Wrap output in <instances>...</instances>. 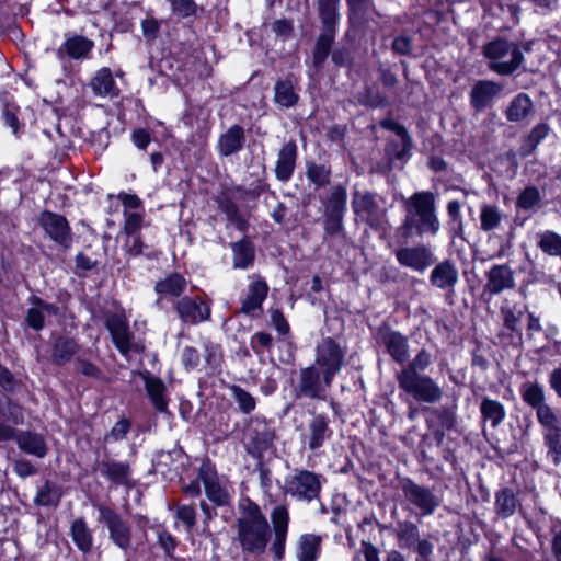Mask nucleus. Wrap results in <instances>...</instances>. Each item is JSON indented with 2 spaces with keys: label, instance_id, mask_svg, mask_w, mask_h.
<instances>
[{
  "label": "nucleus",
  "instance_id": "1",
  "mask_svg": "<svg viewBox=\"0 0 561 561\" xmlns=\"http://www.w3.org/2000/svg\"><path fill=\"white\" fill-rule=\"evenodd\" d=\"M240 515L237 518V539L241 550L251 556H262L270 551L282 560L285 554L290 515L286 505H276L271 514V523L261 507L253 501L245 499L240 505Z\"/></svg>",
  "mask_w": 561,
  "mask_h": 561
},
{
  "label": "nucleus",
  "instance_id": "2",
  "mask_svg": "<svg viewBox=\"0 0 561 561\" xmlns=\"http://www.w3.org/2000/svg\"><path fill=\"white\" fill-rule=\"evenodd\" d=\"M432 362V354L422 348L396 374L399 389L417 402L434 404L443 398L440 386L428 375L422 374Z\"/></svg>",
  "mask_w": 561,
  "mask_h": 561
},
{
  "label": "nucleus",
  "instance_id": "3",
  "mask_svg": "<svg viewBox=\"0 0 561 561\" xmlns=\"http://www.w3.org/2000/svg\"><path fill=\"white\" fill-rule=\"evenodd\" d=\"M407 234L435 236L440 227L436 215L434 195L431 192H416L407 203V213L402 226Z\"/></svg>",
  "mask_w": 561,
  "mask_h": 561
},
{
  "label": "nucleus",
  "instance_id": "4",
  "mask_svg": "<svg viewBox=\"0 0 561 561\" xmlns=\"http://www.w3.org/2000/svg\"><path fill=\"white\" fill-rule=\"evenodd\" d=\"M489 69L501 76H510L524 62V54L517 43L496 38L483 47Z\"/></svg>",
  "mask_w": 561,
  "mask_h": 561
},
{
  "label": "nucleus",
  "instance_id": "5",
  "mask_svg": "<svg viewBox=\"0 0 561 561\" xmlns=\"http://www.w3.org/2000/svg\"><path fill=\"white\" fill-rule=\"evenodd\" d=\"M351 205L357 220L373 229L382 227L387 221L386 199L377 193L354 190Z\"/></svg>",
  "mask_w": 561,
  "mask_h": 561
},
{
  "label": "nucleus",
  "instance_id": "6",
  "mask_svg": "<svg viewBox=\"0 0 561 561\" xmlns=\"http://www.w3.org/2000/svg\"><path fill=\"white\" fill-rule=\"evenodd\" d=\"M332 379L322 373L316 365L301 368L296 380H293V396L295 399H310L324 401Z\"/></svg>",
  "mask_w": 561,
  "mask_h": 561
},
{
  "label": "nucleus",
  "instance_id": "7",
  "mask_svg": "<svg viewBox=\"0 0 561 561\" xmlns=\"http://www.w3.org/2000/svg\"><path fill=\"white\" fill-rule=\"evenodd\" d=\"M324 479L313 471L300 469L285 480L284 491L300 502H311L319 497Z\"/></svg>",
  "mask_w": 561,
  "mask_h": 561
},
{
  "label": "nucleus",
  "instance_id": "8",
  "mask_svg": "<svg viewBox=\"0 0 561 561\" xmlns=\"http://www.w3.org/2000/svg\"><path fill=\"white\" fill-rule=\"evenodd\" d=\"M399 489L405 501L416 508L422 516L433 515L442 504V499L432 489L417 484L411 478H401Z\"/></svg>",
  "mask_w": 561,
  "mask_h": 561
},
{
  "label": "nucleus",
  "instance_id": "9",
  "mask_svg": "<svg viewBox=\"0 0 561 561\" xmlns=\"http://www.w3.org/2000/svg\"><path fill=\"white\" fill-rule=\"evenodd\" d=\"M95 507L99 512L98 520L106 526L112 542L123 551H127L131 545L130 526L111 507L102 504Z\"/></svg>",
  "mask_w": 561,
  "mask_h": 561
},
{
  "label": "nucleus",
  "instance_id": "10",
  "mask_svg": "<svg viewBox=\"0 0 561 561\" xmlns=\"http://www.w3.org/2000/svg\"><path fill=\"white\" fill-rule=\"evenodd\" d=\"M249 284L240 297V312L250 317L259 318L263 310L270 287L266 280L259 274L249 276Z\"/></svg>",
  "mask_w": 561,
  "mask_h": 561
},
{
  "label": "nucleus",
  "instance_id": "11",
  "mask_svg": "<svg viewBox=\"0 0 561 561\" xmlns=\"http://www.w3.org/2000/svg\"><path fill=\"white\" fill-rule=\"evenodd\" d=\"M248 453L260 457L273 446L275 430L271 423L263 419H252L244 433Z\"/></svg>",
  "mask_w": 561,
  "mask_h": 561
},
{
  "label": "nucleus",
  "instance_id": "12",
  "mask_svg": "<svg viewBox=\"0 0 561 561\" xmlns=\"http://www.w3.org/2000/svg\"><path fill=\"white\" fill-rule=\"evenodd\" d=\"M180 320L190 325L208 321L211 314L210 304L199 296H183L174 304Z\"/></svg>",
  "mask_w": 561,
  "mask_h": 561
},
{
  "label": "nucleus",
  "instance_id": "13",
  "mask_svg": "<svg viewBox=\"0 0 561 561\" xmlns=\"http://www.w3.org/2000/svg\"><path fill=\"white\" fill-rule=\"evenodd\" d=\"M376 339L396 363L405 364L408 362L410 357L409 341L401 332L382 324L376 332Z\"/></svg>",
  "mask_w": 561,
  "mask_h": 561
},
{
  "label": "nucleus",
  "instance_id": "14",
  "mask_svg": "<svg viewBox=\"0 0 561 561\" xmlns=\"http://www.w3.org/2000/svg\"><path fill=\"white\" fill-rule=\"evenodd\" d=\"M343 359L344 353L340 345L332 339H325L317 347L316 363L313 365L333 380L343 365Z\"/></svg>",
  "mask_w": 561,
  "mask_h": 561
},
{
  "label": "nucleus",
  "instance_id": "15",
  "mask_svg": "<svg viewBox=\"0 0 561 561\" xmlns=\"http://www.w3.org/2000/svg\"><path fill=\"white\" fill-rule=\"evenodd\" d=\"M38 222L53 241L64 248L71 245V229L64 216L46 210L39 215Z\"/></svg>",
  "mask_w": 561,
  "mask_h": 561
},
{
  "label": "nucleus",
  "instance_id": "16",
  "mask_svg": "<svg viewBox=\"0 0 561 561\" xmlns=\"http://www.w3.org/2000/svg\"><path fill=\"white\" fill-rule=\"evenodd\" d=\"M198 479L203 482L206 496L210 502L217 506H224L230 502L227 486L219 481L215 468L209 462L202 463Z\"/></svg>",
  "mask_w": 561,
  "mask_h": 561
},
{
  "label": "nucleus",
  "instance_id": "17",
  "mask_svg": "<svg viewBox=\"0 0 561 561\" xmlns=\"http://www.w3.org/2000/svg\"><path fill=\"white\" fill-rule=\"evenodd\" d=\"M396 259L400 265L420 273L434 263V254L425 245L399 248L396 251Z\"/></svg>",
  "mask_w": 561,
  "mask_h": 561
},
{
  "label": "nucleus",
  "instance_id": "18",
  "mask_svg": "<svg viewBox=\"0 0 561 561\" xmlns=\"http://www.w3.org/2000/svg\"><path fill=\"white\" fill-rule=\"evenodd\" d=\"M542 427V436L546 447L548 448V456L552 457L553 463L561 462V425L559 417L554 412L537 419Z\"/></svg>",
  "mask_w": 561,
  "mask_h": 561
},
{
  "label": "nucleus",
  "instance_id": "19",
  "mask_svg": "<svg viewBox=\"0 0 561 561\" xmlns=\"http://www.w3.org/2000/svg\"><path fill=\"white\" fill-rule=\"evenodd\" d=\"M329 417L325 414H313L301 435L302 443L312 451L321 448L332 436L329 426Z\"/></svg>",
  "mask_w": 561,
  "mask_h": 561
},
{
  "label": "nucleus",
  "instance_id": "20",
  "mask_svg": "<svg viewBox=\"0 0 561 561\" xmlns=\"http://www.w3.org/2000/svg\"><path fill=\"white\" fill-rule=\"evenodd\" d=\"M27 300L30 308L25 314V323L34 331H41L45 327L46 317L59 313L58 306L46 302L36 295L30 296Z\"/></svg>",
  "mask_w": 561,
  "mask_h": 561
},
{
  "label": "nucleus",
  "instance_id": "21",
  "mask_svg": "<svg viewBox=\"0 0 561 561\" xmlns=\"http://www.w3.org/2000/svg\"><path fill=\"white\" fill-rule=\"evenodd\" d=\"M106 328L116 348L123 356L127 357L133 350V333L127 320L122 316H111L106 320Z\"/></svg>",
  "mask_w": 561,
  "mask_h": 561
},
{
  "label": "nucleus",
  "instance_id": "22",
  "mask_svg": "<svg viewBox=\"0 0 561 561\" xmlns=\"http://www.w3.org/2000/svg\"><path fill=\"white\" fill-rule=\"evenodd\" d=\"M94 42L82 35L67 36L57 49V56L62 59L69 57L73 60H84L91 57Z\"/></svg>",
  "mask_w": 561,
  "mask_h": 561
},
{
  "label": "nucleus",
  "instance_id": "23",
  "mask_svg": "<svg viewBox=\"0 0 561 561\" xmlns=\"http://www.w3.org/2000/svg\"><path fill=\"white\" fill-rule=\"evenodd\" d=\"M502 89L503 87L500 83L491 80L478 81L470 92L471 106L479 112L492 106Z\"/></svg>",
  "mask_w": 561,
  "mask_h": 561
},
{
  "label": "nucleus",
  "instance_id": "24",
  "mask_svg": "<svg viewBox=\"0 0 561 561\" xmlns=\"http://www.w3.org/2000/svg\"><path fill=\"white\" fill-rule=\"evenodd\" d=\"M244 144V128L234 124L218 137L216 150L220 157H230L243 150Z\"/></svg>",
  "mask_w": 561,
  "mask_h": 561
},
{
  "label": "nucleus",
  "instance_id": "25",
  "mask_svg": "<svg viewBox=\"0 0 561 561\" xmlns=\"http://www.w3.org/2000/svg\"><path fill=\"white\" fill-rule=\"evenodd\" d=\"M515 287L513 270L506 264L492 266L486 273L485 289L491 295H497Z\"/></svg>",
  "mask_w": 561,
  "mask_h": 561
},
{
  "label": "nucleus",
  "instance_id": "26",
  "mask_svg": "<svg viewBox=\"0 0 561 561\" xmlns=\"http://www.w3.org/2000/svg\"><path fill=\"white\" fill-rule=\"evenodd\" d=\"M297 145L290 140L282 146L275 163V176L280 182H288L294 174L297 160Z\"/></svg>",
  "mask_w": 561,
  "mask_h": 561
},
{
  "label": "nucleus",
  "instance_id": "27",
  "mask_svg": "<svg viewBox=\"0 0 561 561\" xmlns=\"http://www.w3.org/2000/svg\"><path fill=\"white\" fill-rule=\"evenodd\" d=\"M89 87L95 96L113 99L119 94V89L108 67L96 70L89 82Z\"/></svg>",
  "mask_w": 561,
  "mask_h": 561
},
{
  "label": "nucleus",
  "instance_id": "28",
  "mask_svg": "<svg viewBox=\"0 0 561 561\" xmlns=\"http://www.w3.org/2000/svg\"><path fill=\"white\" fill-rule=\"evenodd\" d=\"M523 401L536 410L537 419H541L553 410L546 403L543 387L537 382H525L520 387Z\"/></svg>",
  "mask_w": 561,
  "mask_h": 561
},
{
  "label": "nucleus",
  "instance_id": "29",
  "mask_svg": "<svg viewBox=\"0 0 561 561\" xmlns=\"http://www.w3.org/2000/svg\"><path fill=\"white\" fill-rule=\"evenodd\" d=\"M494 511L497 517L507 519L517 512H523V505L517 494L511 488H502L495 492Z\"/></svg>",
  "mask_w": 561,
  "mask_h": 561
},
{
  "label": "nucleus",
  "instance_id": "30",
  "mask_svg": "<svg viewBox=\"0 0 561 561\" xmlns=\"http://www.w3.org/2000/svg\"><path fill=\"white\" fill-rule=\"evenodd\" d=\"M146 392L157 412L170 415L168 408L167 388L164 382L149 373L142 375Z\"/></svg>",
  "mask_w": 561,
  "mask_h": 561
},
{
  "label": "nucleus",
  "instance_id": "31",
  "mask_svg": "<svg viewBox=\"0 0 561 561\" xmlns=\"http://www.w3.org/2000/svg\"><path fill=\"white\" fill-rule=\"evenodd\" d=\"M459 279L456 265L449 261L438 263L431 272L430 282L439 289H453Z\"/></svg>",
  "mask_w": 561,
  "mask_h": 561
},
{
  "label": "nucleus",
  "instance_id": "32",
  "mask_svg": "<svg viewBox=\"0 0 561 561\" xmlns=\"http://www.w3.org/2000/svg\"><path fill=\"white\" fill-rule=\"evenodd\" d=\"M19 448L37 458H44L48 453L44 437L30 431H19L15 437Z\"/></svg>",
  "mask_w": 561,
  "mask_h": 561
},
{
  "label": "nucleus",
  "instance_id": "33",
  "mask_svg": "<svg viewBox=\"0 0 561 561\" xmlns=\"http://www.w3.org/2000/svg\"><path fill=\"white\" fill-rule=\"evenodd\" d=\"M187 286V282L180 273L168 274L164 278L158 280L154 285V291L159 300L164 297H180Z\"/></svg>",
  "mask_w": 561,
  "mask_h": 561
},
{
  "label": "nucleus",
  "instance_id": "34",
  "mask_svg": "<svg viewBox=\"0 0 561 561\" xmlns=\"http://www.w3.org/2000/svg\"><path fill=\"white\" fill-rule=\"evenodd\" d=\"M533 111L534 103L530 96L520 92L510 102L505 110V117L508 122L517 123L528 117Z\"/></svg>",
  "mask_w": 561,
  "mask_h": 561
},
{
  "label": "nucleus",
  "instance_id": "35",
  "mask_svg": "<svg viewBox=\"0 0 561 561\" xmlns=\"http://www.w3.org/2000/svg\"><path fill=\"white\" fill-rule=\"evenodd\" d=\"M100 471L111 482L118 485L129 483L130 467L127 462L106 460L100 463Z\"/></svg>",
  "mask_w": 561,
  "mask_h": 561
},
{
  "label": "nucleus",
  "instance_id": "36",
  "mask_svg": "<svg viewBox=\"0 0 561 561\" xmlns=\"http://www.w3.org/2000/svg\"><path fill=\"white\" fill-rule=\"evenodd\" d=\"M321 552V537L313 534L301 535L297 542L298 561H317Z\"/></svg>",
  "mask_w": 561,
  "mask_h": 561
},
{
  "label": "nucleus",
  "instance_id": "37",
  "mask_svg": "<svg viewBox=\"0 0 561 561\" xmlns=\"http://www.w3.org/2000/svg\"><path fill=\"white\" fill-rule=\"evenodd\" d=\"M231 250L234 268L245 270L253 265L255 250L253 243L248 238L231 243Z\"/></svg>",
  "mask_w": 561,
  "mask_h": 561
},
{
  "label": "nucleus",
  "instance_id": "38",
  "mask_svg": "<svg viewBox=\"0 0 561 561\" xmlns=\"http://www.w3.org/2000/svg\"><path fill=\"white\" fill-rule=\"evenodd\" d=\"M71 538L77 548L83 553H88L93 547V535L82 517L73 519L70 526Z\"/></svg>",
  "mask_w": 561,
  "mask_h": 561
},
{
  "label": "nucleus",
  "instance_id": "39",
  "mask_svg": "<svg viewBox=\"0 0 561 561\" xmlns=\"http://www.w3.org/2000/svg\"><path fill=\"white\" fill-rule=\"evenodd\" d=\"M335 37V30L322 28L318 36L312 54V64L317 69H321L325 62Z\"/></svg>",
  "mask_w": 561,
  "mask_h": 561
},
{
  "label": "nucleus",
  "instance_id": "40",
  "mask_svg": "<svg viewBox=\"0 0 561 561\" xmlns=\"http://www.w3.org/2000/svg\"><path fill=\"white\" fill-rule=\"evenodd\" d=\"M480 413L484 422L496 428L506 417L505 407L497 400L484 397L480 403Z\"/></svg>",
  "mask_w": 561,
  "mask_h": 561
},
{
  "label": "nucleus",
  "instance_id": "41",
  "mask_svg": "<svg viewBox=\"0 0 561 561\" xmlns=\"http://www.w3.org/2000/svg\"><path fill=\"white\" fill-rule=\"evenodd\" d=\"M340 0H317V10L322 23V28L336 30L340 21Z\"/></svg>",
  "mask_w": 561,
  "mask_h": 561
},
{
  "label": "nucleus",
  "instance_id": "42",
  "mask_svg": "<svg viewBox=\"0 0 561 561\" xmlns=\"http://www.w3.org/2000/svg\"><path fill=\"white\" fill-rule=\"evenodd\" d=\"M394 536L400 548L412 549L420 539V529L411 520H400L396 525Z\"/></svg>",
  "mask_w": 561,
  "mask_h": 561
},
{
  "label": "nucleus",
  "instance_id": "43",
  "mask_svg": "<svg viewBox=\"0 0 561 561\" xmlns=\"http://www.w3.org/2000/svg\"><path fill=\"white\" fill-rule=\"evenodd\" d=\"M537 247L549 256L561 260V236L552 230L540 231L536 234Z\"/></svg>",
  "mask_w": 561,
  "mask_h": 561
},
{
  "label": "nucleus",
  "instance_id": "44",
  "mask_svg": "<svg viewBox=\"0 0 561 561\" xmlns=\"http://www.w3.org/2000/svg\"><path fill=\"white\" fill-rule=\"evenodd\" d=\"M299 95L295 90L293 82L288 79L279 80L274 87V101L282 107H291L296 105Z\"/></svg>",
  "mask_w": 561,
  "mask_h": 561
},
{
  "label": "nucleus",
  "instance_id": "45",
  "mask_svg": "<svg viewBox=\"0 0 561 561\" xmlns=\"http://www.w3.org/2000/svg\"><path fill=\"white\" fill-rule=\"evenodd\" d=\"M78 345L75 340L69 337H58L53 346V360L59 365L71 359L77 353Z\"/></svg>",
  "mask_w": 561,
  "mask_h": 561
},
{
  "label": "nucleus",
  "instance_id": "46",
  "mask_svg": "<svg viewBox=\"0 0 561 561\" xmlns=\"http://www.w3.org/2000/svg\"><path fill=\"white\" fill-rule=\"evenodd\" d=\"M61 497V492L59 488L49 482L46 481L36 493V496L34 499V503L36 505L41 506H56L58 505Z\"/></svg>",
  "mask_w": 561,
  "mask_h": 561
},
{
  "label": "nucleus",
  "instance_id": "47",
  "mask_svg": "<svg viewBox=\"0 0 561 561\" xmlns=\"http://www.w3.org/2000/svg\"><path fill=\"white\" fill-rule=\"evenodd\" d=\"M502 213L495 205H482L480 211V228L488 232L500 227Z\"/></svg>",
  "mask_w": 561,
  "mask_h": 561
},
{
  "label": "nucleus",
  "instance_id": "48",
  "mask_svg": "<svg viewBox=\"0 0 561 561\" xmlns=\"http://www.w3.org/2000/svg\"><path fill=\"white\" fill-rule=\"evenodd\" d=\"M350 9V22L359 24L368 20L369 11L373 7L371 0H346Z\"/></svg>",
  "mask_w": 561,
  "mask_h": 561
},
{
  "label": "nucleus",
  "instance_id": "49",
  "mask_svg": "<svg viewBox=\"0 0 561 561\" xmlns=\"http://www.w3.org/2000/svg\"><path fill=\"white\" fill-rule=\"evenodd\" d=\"M500 313L504 327L511 332L516 333L520 337L522 333L519 329V323L524 314V311L522 309H517L516 306H502L500 309Z\"/></svg>",
  "mask_w": 561,
  "mask_h": 561
},
{
  "label": "nucleus",
  "instance_id": "50",
  "mask_svg": "<svg viewBox=\"0 0 561 561\" xmlns=\"http://www.w3.org/2000/svg\"><path fill=\"white\" fill-rule=\"evenodd\" d=\"M346 208V190L342 185L332 187L325 213L344 215Z\"/></svg>",
  "mask_w": 561,
  "mask_h": 561
},
{
  "label": "nucleus",
  "instance_id": "51",
  "mask_svg": "<svg viewBox=\"0 0 561 561\" xmlns=\"http://www.w3.org/2000/svg\"><path fill=\"white\" fill-rule=\"evenodd\" d=\"M0 414L5 420L15 425L24 422V413L21 405L12 402L8 398L0 399Z\"/></svg>",
  "mask_w": 561,
  "mask_h": 561
},
{
  "label": "nucleus",
  "instance_id": "52",
  "mask_svg": "<svg viewBox=\"0 0 561 561\" xmlns=\"http://www.w3.org/2000/svg\"><path fill=\"white\" fill-rule=\"evenodd\" d=\"M230 391L233 400L243 413L249 414L255 410L256 401L250 392L237 385H232Z\"/></svg>",
  "mask_w": 561,
  "mask_h": 561
},
{
  "label": "nucleus",
  "instance_id": "53",
  "mask_svg": "<svg viewBox=\"0 0 561 561\" xmlns=\"http://www.w3.org/2000/svg\"><path fill=\"white\" fill-rule=\"evenodd\" d=\"M541 201V194L535 186H527L517 197L516 205L524 210L531 209Z\"/></svg>",
  "mask_w": 561,
  "mask_h": 561
},
{
  "label": "nucleus",
  "instance_id": "54",
  "mask_svg": "<svg viewBox=\"0 0 561 561\" xmlns=\"http://www.w3.org/2000/svg\"><path fill=\"white\" fill-rule=\"evenodd\" d=\"M307 178L317 186H324L330 182V169L322 164H308Z\"/></svg>",
  "mask_w": 561,
  "mask_h": 561
},
{
  "label": "nucleus",
  "instance_id": "55",
  "mask_svg": "<svg viewBox=\"0 0 561 561\" xmlns=\"http://www.w3.org/2000/svg\"><path fill=\"white\" fill-rule=\"evenodd\" d=\"M144 222V215L140 213H133L124 210V227L123 232L128 234H139Z\"/></svg>",
  "mask_w": 561,
  "mask_h": 561
},
{
  "label": "nucleus",
  "instance_id": "56",
  "mask_svg": "<svg viewBox=\"0 0 561 561\" xmlns=\"http://www.w3.org/2000/svg\"><path fill=\"white\" fill-rule=\"evenodd\" d=\"M549 126L545 123L536 125L526 139V146L529 147L527 153H530L549 134Z\"/></svg>",
  "mask_w": 561,
  "mask_h": 561
},
{
  "label": "nucleus",
  "instance_id": "57",
  "mask_svg": "<svg viewBox=\"0 0 561 561\" xmlns=\"http://www.w3.org/2000/svg\"><path fill=\"white\" fill-rule=\"evenodd\" d=\"M146 248L140 234H128L123 245V250L129 256H138L142 254Z\"/></svg>",
  "mask_w": 561,
  "mask_h": 561
},
{
  "label": "nucleus",
  "instance_id": "58",
  "mask_svg": "<svg viewBox=\"0 0 561 561\" xmlns=\"http://www.w3.org/2000/svg\"><path fill=\"white\" fill-rule=\"evenodd\" d=\"M380 125L385 129L394 131L401 138L403 149H408L410 147L411 139L404 126L393 119H385Z\"/></svg>",
  "mask_w": 561,
  "mask_h": 561
},
{
  "label": "nucleus",
  "instance_id": "59",
  "mask_svg": "<svg viewBox=\"0 0 561 561\" xmlns=\"http://www.w3.org/2000/svg\"><path fill=\"white\" fill-rule=\"evenodd\" d=\"M130 430V422L127 419L117 421L112 427L111 432L106 435V440L118 442L122 440Z\"/></svg>",
  "mask_w": 561,
  "mask_h": 561
},
{
  "label": "nucleus",
  "instance_id": "60",
  "mask_svg": "<svg viewBox=\"0 0 561 561\" xmlns=\"http://www.w3.org/2000/svg\"><path fill=\"white\" fill-rule=\"evenodd\" d=\"M176 517L185 524L188 530L196 524V512L191 505H179L176 507Z\"/></svg>",
  "mask_w": 561,
  "mask_h": 561
},
{
  "label": "nucleus",
  "instance_id": "61",
  "mask_svg": "<svg viewBox=\"0 0 561 561\" xmlns=\"http://www.w3.org/2000/svg\"><path fill=\"white\" fill-rule=\"evenodd\" d=\"M447 214L450 219V224L455 229L462 230L463 222L461 216V204L458 201H450L447 204Z\"/></svg>",
  "mask_w": 561,
  "mask_h": 561
},
{
  "label": "nucleus",
  "instance_id": "62",
  "mask_svg": "<svg viewBox=\"0 0 561 561\" xmlns=\"http://www.w3.org/2000/svg\"><path fill=\"white\" fill-rule=\"evenodd\" d=\"M13 463V471L20 477V478H27L31 476H34L37 473V469L32 462L27 459H14L12 461Z\"/></svg>",
  "mask_w": 561,
  "mask_h": 561
},
{
  "label": "nucleus",
  "instance_id": "63",
  "mask_svg": "<svg viewBox=\"0 0 561 561\" xmlns=\"http://www.w3.org/2000/svg\"><path fill=\"white\" fill-rule=\"evenodd\" d=\"M226 214L229 221L240 231L244 232L248 229V222L239 211L238 207L230 204L226 207Z\"/></svg>",
  "mask_w": 561,
  "mask_h": 561
},
{
  "label": "nucleus",
  "instance_id": "64",
  "mask_svg": "<svg viewBox=\"0 0 561 561\" xmlns=\"http://www.w3.org/2000/svg\"><path fill=\"white\" fill-rule=\"evenodd\" d=\"M412 548L417 554L416 561H432L431 556L434 551V545L430 540L420 538Z\"/></svg>",
  "mask_w": 561,
  "mask_h": 561
}]
</instances>
